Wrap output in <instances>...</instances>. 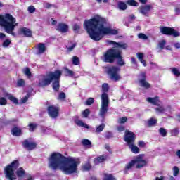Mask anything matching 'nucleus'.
Listing matches in <instances>:
<instances>
[{
	"instance_id": "f257e3e1",
	"label": "nucleus",
	"mask_w": 180,
	"mask_h": 180,
	"mask_svg": "<svg viewBox=\"0 0 180 180\" xmlns=\"http://www.w3.org/2000/svg\"><path fill=\"white\" fill-rule=\"evenodd\" d=\"M81 164L79 158L65 157L58 152H54L48 158V165L53 171H61L65 175H71L78 172V165Z\"/></svg>"
},
{
	"instance_id": "f03ea898",
	"label": "nucleus",
	"mask_w": 180,
	"mask_h": 180,
	"mask_svg": "<svg viewBox=\"0 0 180 180\" xmlns=\"http://www.w3.org/2000/svg\"><path fill=\"white\" fill-rule=\"evenodd\" d=\"M108 21L106 19L96 15L93 18L86 20L84 27L86 30L90 39L95 41L102 40L108 34H117V30L106 27Z\"/></svg>"
},
{
	"instance_id": "7ed1b4c3",
	"label": "nucleus",
	"mask_w": 180,
	"mask_h": 180,
	"mask_svg": "<svg viewBox=\"0 0 180 180\" xmlns=\"http://www.w3.org/2000/svg\"><path fill=\"white\" fill-rule=\"evenodd\" d=\"M0 26L4 27L6 33L16 36L13 30L16 26H19V23L16 22V18L11 14L0 15Z\"/></svg>"
},
{
	"instance_id": "20e7f679",
	"label": "nucleus",
	"mask_w": 180,
	"mask_h": 180,
	"mask_svg": "<svg viewBox=\"0 0 180 180\" xmlns=\"http://www.w3.org/2000/svg\"><path fill=\"white\" fill-rule=\"evenodd\" d=\"M109 44L114 46L113 49L108 50L104 55L103 61L105 63H113L115 58H116V55L119 49H122V50H126L127 48V44L123 42H115L113 41H108Z\"/></svg>"
},
{
	"instance_id": "39448f33",
	"label": "nucleus",
	"mask_w": 180,
	"mask_h": 180,
	"mask_svg": "<svg viewBox=\"0 0 180 180\" xmlns=\"http://www.w3.org/2000/svg\"><path fill=\"white\" fill-rule=\"evenodd\" d=\"M108 91L109 86L108 84L104 83L102 85V92L103 93L101 95V104L98 112V115L103 118L106 116V113H108V111L109 110V97L108 96V94H105V92H108Z\"/></svg>"
},
{
	"instance_id": "423d86ee",
	"label": "nucleus",
	"mask_w": 180,
	"mask_h": 180,
	"mask_svg": "<svg viewBox=\"0 0 180 180\" xmlns=\"http://www.w3.org/2000/svg\"><path fill=\"white\" fill-rule=\"evenodd\" d=\"M61 77V70H56L55 72H50L44 76L39 77V86L41 88L44 86H48L51 82L56 78H60Z\"/></svg>"
},
{
	"instance_id": "0eeeda50",
	"label": "nucleus",
	"mask_w": 180,
	"mask_h": 180,
	"mask_svg": "<svg viewBox=\"0 0 180 180\" xmlns=\"http://www.w3.org/2000/svg\"><path fill=\"white\" fill-rule=\"evenodd\" d=\"M19 168V161L14 160L4 168V174L6 179L15 180V172Z\"/></svg>"
},
{
	"instance_id": "6e6552de",
	"label": "nucleus",
	"mask_w": 180,
	"mask_h": 180,
	"mask_svg": "<svg viewBox=\"0 0 180 180\" xmlns=\"http://www.w3.org/2000/svg\"><path fill=\"white\" fill-rule=\"evenodd\" d=\"M120 71V68L117 66H112L108 68V74L110 75V79L112 81L117 82L122 79V77L119 74Z\"/></svg>"
},
{
	"instance_id": "1a4fd4ad",
	"label": "nucleus",
	"mask_w": 180,
	"mask_h": 180,
	"mask_svg": "<svg viewBox=\"0 0 180 180\" xmlns=\"http://www.w3.org/2000/svg\"><path fill=\"white\" fill-rule=\"evenodd\" d=\"M138 81L139 86L145 89H149L151 88V84L147 82V73L146 72H141L138 75Z\"/></svg>"
},
{
	"instance_id": "9d476101",
	"label": "nucleus",
	"mask_w": 180,
	"mask_h": 180,
	"mask_svg": "<svg viewBox=\"0 0 180 180\" xmlns=\"http://www.w3.org/2000/svg\"><path fill=\"white\" fill-rule=\"evenodd\" d=\"M124 140L127 142V146L134 144L136 141V134L130 131H125Z\"/></svg>"
},
{
	"instance_id": "9b49d317",
	"label": "nucleus",
	"mask_w": 180,
	"mask_h": 180,
	"mask_svg": "<svg viewBox=\"0 0 180 180\" xmlns=\"http://www.w3.org/2000/svg\"><path fill=\"white\" fill-rule=\"evenodd\" d=\"M134 161L135 162V165H136V168H138V169L143 168V167H146V165H147V164L148 162L147 160L143 159L142 155H139V156L136 157L134 160Z\"/></svg>"
},
{
	"instance_id": "f8f14e48",
	"label": "nucleus",
	"mask_w": 180,
	"mask_h": 180,
	"mask_svg": "<svg viewBox=\"0 0 180 180\" xmlns=\"http://www.w3.org/2000/svg\"><path fill=\"white\" fill-rule=\"evenodd\" d=\"M60 112V108L58 107L51 105L48 107V113L52 119H56L58 117V113Z\"/></svg>"
},
{
	"instance_id": "ddd939ff",
	"label": "nucleus",
	"mask_w": 180,
	"mask_h": 180,
	"mask_svg": "<svg viewBox=\"0 0 180 180\" xmlns=\"http://www.w3.org/2000/svg\"><path fill=\"white\" fill-rule=\"evenodd\" d=\"M115 58H117V64L120 65V67H123V65H126V62L124 59H123V56H122V49L121 48L118 49V51L115 55Z\"/></svg>"
},
{
	"instance_id": "4468645a",
	"label": "nucleus",
	"mask_w": 180,
	"mask_h": 180,
	"mask_svg": "<svg viewBox=\"0 0 180 180\" xmlns=\"http://www.w3.org/2000/svg\"><path fill=\"white\" fill-rule=\"evenodd\" d=\"M152 9H153V5L151 4L141 6L139 8L140 13H141L142 15H145V16H147V15L148 14V12H150V11H151Z\"/></svg>"
},
{
	"instance_id": "2eb2a0df",
	"label": "nucleus",
	"mask_w": 180,
	"mask_h": 180,
	"mask_svg": "<svg viewBox=\"0 0 180 180\" xmlns=\"http://www.w3.org/2000/svg\"><path fill=\"white\" fill-rule=\"evenodd\" d=\"M22 146L25 148H27V150H34L37 145L36 143L32 142L29 139H25L22 143Z\"/></svg>"
},
{
	"instance_id": "dca6fc26",
	"label": "nucleus",
	"mask_w": 180,
	"mask_h": 180,
	"mask_svg": "<svg viewBox=\"0 0 180 180\" xmlns=\"http://www.w3.org/2000/svg\"><path fill=\"white\" fill-rule=\"evenodd\" d=\"M35 49L37 50V54H44V53H46V50H47V47L44 43H39L35 46Z\"/></svg>"
},
{
	"instance_id": "f3484780",
	"label": "nucleus",
	"mask_w": 180,
	"mask_h": 180,
	"mask_svg": "<svg viewBox=\"0 0 180 180\" xmlns=\"http://www.w3.org/2000/svg\"><path fill=\"white\" fill-rule=\"evenodd\" d=\"M56 30H58V32H60L61 33H67V32H68V25H67L65 23L60 22L56 26Z\"/></svg>"
},
{
	"instance_id": "a211bd4d",
	"label": "nucleus",
	"mask_w": 180,
	"mask_h": 180,
	"mask_svg": "<svg viewBox=\"0 0 180 180\" xmlns=\"http://www.w3.org/2000/svg\"><path fill=\"white\" fill-rule=\"evenodd\" d=\"M146 102L148 103H151V105H155V106H158L160 105V97H148L146 98Z\"/></svg>"
},
{
	"instance_id": "6ab92c4d",
	"label": "nucleus",
	"mask_w": 180,
	"mask_h": 180,
	"mask_svg": "<svg viewBox=\"0 0 180 180\" xmlns=\"http://www.w3.org/2000/svg\"><path fill=\"white\" fill-rule=\"evenodd\" d=\"M20 32L21 34L25 36V37H32V30H30L29 28L22 27L20 29Z\"/></svg>"
},
{
	"instance_id": "aec40b11",
	"label": "nucleus",
	"mask_w": 180,
	"mask_h": 180,
	"mask_svg": "<svg viewBox=\"0 0 180 180\" xmlns=\"http://www.w3.org/2000/svg\"><path fill=\"white\" fill-rule=\"evenodd\" d=\"M108 158L107 155H101L98 157H97L96 159H94V163L96 165L100 164V162H103L106 161V159Z\"/></svg>"
},
{
	"instance_id": "412c9836",
	"label": "nucleus",
	"mask_w": 180,
	"mask_h": 180,
	"mask_svg": "<svg viewBox=\"0 0 180 180\" xmlns=\"http://www.w3.org/2000/svg\"><path fill=\"white\" fill-rule=\"evenodd\" d=\"M52 88L53 91H58L60 89V77L53 79Z\"/></svg>"
},
{
	"instance_id": "4be33fe9",
	"label": "nucleus",
	"mask_w": 180,
	"mask_h": 180,
	"mask_svg": "<svg viewBox=\"0 0 180 180\" xmlns=\"http://www.w3.org/2000/svg\"><path fill=\"white\" fill-rule=\"evenodd\" d=\"M5 96H6V98H8V99H9V101L13 102V103H14L15 105H18L19 104V101H18V98H16L12 94H9L6 93L5 94Z\"/></svg>"
},
{
	"instance_id": "5701e85b",
	"label": "nucleus",
	"mask_w": 180,
	"mask_h": 180,
	"mask_svg": "<svg viewBox=\"0 0 180 180\" xmlns=\"http://www.w3.org/2000/svg\"><path fill=\"white\" fill-rule=\"evenodd\" d=\"M11 134H13V136H19L22 134V129L19 127H13L11 130Z\"/></svg>"
},
{
	"instance_id": "b1692460",
	"label": "nucleus",
	"mask_w": 180,
	"mask_h": 180,
	"mask_svg": "<svg viewBox=\"0 0 180 180\" xmlns=\"http://www.w3.org/2000/svg\"><path fill=\"white\" fill-rule=\"evenodd\" d=\"M128 147L130 148L131 151L134 154H139L140 153V148L136 146L134 143H131V145H128Z\"/></svg>"
},
{
	"instance_id": "393cba45",
	"label": "nucleus",
	"mask_w": 180,
	"mask_h": 180,
	"mask_svg": "<svg viewBox=\"0 0 180 180\" xmlns=\"http://www.w3.org/2000/svg\"><path fill=\"white\" fill-rule=\"evenodd\" d=\"M134 165H136L134 160H131L130 162L127 164L125 166V169H124L125 174L127 173V171H129V169H131V168H133V167H134Z\"/></svg>"
},
{
	"instance_id": "a878e982",
	"label": "nucleus",
	"mask_w": 180,
	"mask_h": 180,
	"mask_svg": "<svg viewBox=\"0 0 180 180\" xmlns=\"http://www.w3.org/2000/svg\"><path fill=\"white\" fill-rule=\"evenodd\" d=\"M155 110L157 115H161V113L165 112L166 109L164 107V105H160L159 107L155 108Z\"/></svg>"
},
{
	"instance_id": "bb28decb",
	"label": "nucleus",
	"mask_w": 180,
	"mask_h": 180,
	"mask_svg": "<svg viewBox=\"0 0 180 180\" xmlns=\"http://www.w3.org/2000/svg\"><path fill=\"white\" fill-rule=\"evenodd\" d=\"M172 28L166 27H161L160 32L162 34H170Z\"/></svg>"
},
{
	"instance_id": "cd10ccee",
	"label": "nucleus",
	"mask_w": 180,
	"mask_h": 180,
	"mask_svg": "<svg viewBox=\"0 0 180 180\" xmlns=\"http://www.w3.org/2000/svg\"><path fill=\"white\" fill-rule=\"evenodd\" d=\"M75 123L76 124H77V126H79L80 127H84V129H89V126H88V124H86V123H84V122H82V120H75Z\"/></svg>"
},
{
	"instance_id": "c85d7f7f",
	"label": "nucleus",
	"mask_w": 180,
	"mask_h": 180,
	"mask_svg": "<svg viewBox=\"0 0 180 180\" xmlns=\"http://www.w3.org/2000/svg\"><path fill=\"white\" fill-rule=\"evenodd\" d=\"M26 172H25V169L23 168L20 167L16 171V174L19 178H22L25 176Z\"/></svg>"
},
{
	"instance_id": "c756f323",
	"label": "nucleus",
	"mask_w": 180,
	"mask_h": 180,
	"mask_svg": "<svg viewBox=\"0 0 180 180\" xmlns=\"http://www.w3.org/2000/svg\"><path fill=\"white\" fill-rule=\"evenodd\" d=\"M170 71L174 75L175 77H180V71L177 68H170Z\"/></svg>"
},
{
	"instance_id": "7c9ffc66",
	"label": "nucleus",
	"mask_w": 180,
	"mask_h": 180,
	"mask_svg": "<svg viewBox=\"0 0 180 180\" xmlns=\"http://www.w3.org/2000/svg\"><path fill=\"white\" fill-rule=\"evenodd\" d=\"M103 180H116V179L112 174L105 173Z\"/></svg>"
},
{
	"instance_id": "2f4dec72",
	"label": "nucleus",
	"mask_w": 180,
	"mask_h": 180,
	"mask_svg": "<svg viewBox=\"0 0 180 180\" xmlns=\"http://www.w3.org/2000/svg\"><path fill=\"white\" fill-rule=\"evenodd\" d=\"M118 8L120 9V11H126L127 8V6L126 5V3L123 1H120L118 3Z\"/></svg>"
},
{
	"instance_id": "473e14b6",
	"label": "nucleus",
	"mask_w": 180,
	"mask_h": 180,
	"mask_svg": "<svg viewBox=\"0 0 180 180\" xmlns=\"http://www.w3.org/2000/svg\"><path fill=\"white\" fill-rule=\"evenodd\" d=\"M22 72L23 74H25V75L28 77V78H30V77L32 76V72H30V69L29 68H24L22 70Z\"/></svg>"
},
{
	"instance_id": "72a5a7b5",
	"label": "nucleus",
	"mask_w": 180,
	"mask_h": 180,
	"mask_svg": "<svg viewBox=\"0 0 180 180\" xmlns=\"http://www.w3.org/2000/svg\"><path fill=\"white\" fill-rule=\"evenodd\" d=\"M166 41L165 40H162L158 43V49H159V51H161V50H162L164 49V47H165V44H166Z\"/></svg>"
},
{
	"instance_id": "f704fd0d",
	"label": "nucleus",
	"mask_w": 180,
	"mask_h": 180,
	"mask_svg": "<svg viewBox=\"0 0 180 180\" xmlns=\"http://www.w3.org/2000/svg\"><path fill=\"white\" fill-rule=\"evenodd\" d=\"M103 129H105V124H101V125L96 127V133L103 131Z\"/></svg>"
},
{
	"instance_id": "c9c22d12",
	"label": "nucleus",
	"mask_w": 180,
	"mask_h": 180,
	"mask_svg": "<svg viewBox=\"0 0 180 180\" xmlns=\"http://www.w3.org/2000/svg\"><path fill=\"white\" fill-rule=\"evenodd\" d=\"M157 124V119L155 118H150L148 122V126L151 127V126H155V124Z\"/></svg>"
},
{
	"instance_id": "e433bc0d",
	"label": "nucleus",
	"mask_w": 180,
	"mask_h": 180,
	"mask_svg": "<svg viewBox=\"0 0 180 180\" xmlns=\"http://www.w3.org/2000/svg\"><path fill=\"white\" fill-rule=\"evenodd\" d=\"M169 35L174 36V37H179L180 34H179V32L172 28Z\"/></svg>"
},
{
	"instance_id": "4c0bfd02",
	"label": "nucleus",
	"mask_w": 180,
	"mask_h": 180,
	"mask_svg": "<svg viewBox=\"0 0 180 180\" xmlns=\"http://www.w3.org/2000/svg\"><path fill=\"white\" fill-rule=\"evenodd\" d=\"M65 70V75L69 76V77H72V75H74V72L67 68H64Z\"/></svg>"
},
{
	"instance_id": "58836bf2",
	"label": "nucleus",
	"mask_w": 180,
	"mask_h": 180,
	"mask_svg": "<svg viewBox=\"0 0 180 180\" xmlns=\"http://www.w3.org/2000/svg\"><path fill=\"white\" fill-rule=\"evenodd\" d=\"M72 64H74V65H79V58L77 56H73L72 59Z\"/></svg>"
},
{
	"instance_id": "ea45409f",
	"label": "nucleus",
	"mask_w": 180,
	"mask_h": 180,
	"mask_svg": "<svg viewBox=\"0 0 180 180\" xmlns=\"http://www.w3.org/2000/svg\"><path fill=\"white\" fill-rule=\"evenodd\" d=\"M172 171L174 176H178L179 174V168H178L176 166H174L172 169Z\"/></svg>"
},
{
	"instance_id": "a19ab883",
	"label": "nucleus",
	"mask_w": 180,
	"mask_h": 180,
	"mask_svg": "<svg viewBox=\"0 0 180 180\" xmlns=\"http://www.w3.org/2000/svg\"><path fill=\"white\" fill-rule=\"evenodd\" d=\"M8 100L5 98V97H0V105L1 106H5V105H7Z\"/></svg>"
},
{
	"instance_id": "79ce46f5",
	"label": "nucleus",
	"mask_w": 180,
	"mask_h": 180,
	"mask_svg": "<svg viewBox=\"0 0 180 180\" xmlns=\"http://www.w3.org/2000/svg\"><path fill=\"white\" fill-rule=\"evenodd\" d=\"M159 133L162 137H165L167 136V129L165 128H160Z\"/></svg>"
},
{
	"instance_id": "37998d69",
	"label": "nucleus",
	"mask_w": 180,
	"mask_h": 180,
	"mask_svg": "<svg viewBox=\"0 0 180 180\" xmlns=\"http://www.w3.org/2000/svg\"><path fill=\"white\" fill-rule=\"evenodd\" d=\"M138 37L139 39H141V40H148V37L143 33H139L138 34Z\"/></svg>"
},
{
	"instance_id": "c03bdc74",
	"label": "nucleus",
	"mask_w": 180,
	"mask_h": 180,
	"mask_svg": "<svg viewBox=\"0 0 180 180\" xmlns=\"http://www.w3.org/2000/svg\"><path fill=\"white\" fill-rule=\"evenodd\" d=\"M91 169V165L86 163L82 166V171H89Z\"/></svg>"
},
{
	"instance_id": "a18cd8bd",
	"label": "nucleus",
	"mask_w": 180,
	"mask_h": 180,
	"mask_svg": "<svg viewBox=\"0 0 180 180\" xmlns=\"http://www.w3.org/2000/svg\"><path fill=\"white\" fill-rule=\"evenodd\" d=\"M95 102V99L94 98H89L85 103V105H92Z\"/></svg>"
},
{
	"instance_id": "49530a36",
	"label": "nucleus",
	"mask_w": 180,
	"mask_h": 180,
	"mask_svg": "<svg viewBox=\"0 0 180 180\" xmlns=\"http://www.w3.org/2000/svg\"><path fill=\"white\" fill-rule=\"evenodd\" d=\"M127 5H130V6H139V4L136 1H128Z\"/></svg>"
},
{
	"instance_id": "de8ad7c7",
	"label": "nucleus",
	"mask_w": 180,
	"mask_h": 180,
	"mask_svg": "<svg viewBox=\"0 0 180 180\" xmlns=\"http://www.w3.org/2000/svg\"><path fill=\"white\" fill-rule=\"evenodd\" d=\"M29 127L30 131H34V129H36V127H37V125L36 124L31 123L29 124Z\"/></svg>"
},
{
	"instance_id": "09e8293b",
	"label": "nucleus",
	"mask_w": 180,
	"mask_h": 180,
	"mask_svg": "<svg viewBox=\"0 0 180 180\" xmlns=\"http://www.w3.org/2000/svg\"><path fill=\"white\" fill-rule=\"evenodd\" d=\"M126 122H127V117H123L121 118L118 119V123H120V124H122L123 123H126Z\"/></svg>"
},
{
	"instance_id": "8fccbe9b",
	"label": "nucleus",
	"mask_w": 180,
	"mask_h": 180,
	"mask_svg": "<svg viewBox=\"0 0 180 180\" xmlns=\"http://www.w3.org/2000/svg\"><path fill=\"white\" fill-rule=\"evenodd\" d=\"M30 96V94H27L24 98L21 99V103H26Z\"/></svg>"
},
{
	"instance_id": "3c124183",
	"label": "nucleus",
	"mask_w": 180,
	"mask_h": 180,
	"mask_svg": "<svg viewBox=\"0 0 180 180\" xmlns=\"http://www.w3.org/2000/svg\"><path fill=\"white\" fill-rule=\"evenodd\" d=\"M136 57L139 60V61H141V60H144V53H137Z\"/></svg>"
},
{
	"instance_id": "603ef678",
	"label": "nucleus",
	"mask_w": 180,
	"mask_h": 180,
	"mask_svg": "<svg viewBox=\"0 0 180 180\" xmlns=\"http://www.w3.org/2000/svg\"><path fill=\"white\" fill-rule=\"evenodd\" d=\"M82 144H83V146H91V141L88 139H83L82 141Z\"/></svg>"
},
{
	"instance_id": "864d4df0",
	"label": "nucleus",
	"mask_w": 180,
	"mask_h": 180,
	"mask_svg": "<svg viewBox=\"0 0 180 180\" xmlns=\"http://www.w3.org/2000/svg\"><path fill=\"white\" fill-rule=\"evenodd\" d=\"M58 99H59L60 101L65 99V93L61 92L60 94H59Z\"/></svg>"
},
{
	"instance_id": "5fc2aeb1",
	"label": "nucleus",
	"mask_w": 180,
	"mask_h": 180,
	"mask_svg": "<svg viewBox=\"0 0 180 180\" xmlns=\"http://www.w3.org/2000/svg\"><path fill=\"white\" fill-rule=\"evenodd\" d=\"M35 11H36V8H34V6H30L28 7V12H30V13H34Z\"/></svg>"
},
{
	"instance_id": "6e6d98bb",
	"label": "nucleus",
	"mask_w": 180,
	"mask_h": 180,
	"mask_svg": "<svg viewBox=\"0 0 180 180\" xmlns=\"http://www.w3.org/2000/svg\"><path fill=\"white\" fill-rule=\"evenodd\" d=\"M18 86H25V80L20 79L17 82Z\"/></svg>"
},
{
	"instance_id": "4d7b16f0",
	"label": "nucleus",
	"mask_w": 180,
	"mask_h": 180,
	"mask_svg": "<svg viewBox=\"0 0 180 180\" xmlns=\"http://www.w3.org/2000/svg\"><path fill=\"white\" fill-rule=\"evenodd\" d=\"M9 44H11V40H9V39H6V40L3 42V47H8V46H9Z\"/></svg>"
},
{
	"instance_id": "13d9d810",
	"label": "nucleus",
	"mask_w": 180,
	"mask_h": 180,
	"mask_svg": "<svg viewBox=\"0 0 180 180\" xmlns=\"http://www.w3.org/2000/svg\"><path fill=\"white\" fill-rule=\"evenodd\" d=\"M82 115L84 116V117H88V116H89V110L86 109L84 111H83Z\"/></svg>"
},
{
	"instance_id": "bf43d9fd",
	"label": "nucleus",
	"mask_w": 180,
	"mask_h": 180,
	"mask_svg": "<svg viewBox=\"0 0 180 180\" xmlns=\"http://www.w3.org/2000/svg\"><path fill=\"white\" fill-rule=\"evenodd\" d=\"M44 6L46 8V9H50L51 8H54V5L49 4V3H45L44 4Z\"/></svg>"
},
{
	"instance_id": "052dcab7",
	"label": "nucleus",
	"mask_w": 180,
	"mask_h": 180,
	"mask_svg": "<svg viewBox=\"0 0 180 180\" xmlns=\"http://www.w3.org/2000/svg\"><path fill=\"white\" fill-rule=\"evenodd\" d=\"M105 139H112L113 137V134L111 132H106L105 134Z\"/></svg>"
},
{
	"instance_id": "680f3d73",
	"label": "nucleus",
	"mask_w": 180,
	"mask_h": 180,
	"mask_svg": "<svg viewBox=\"0 0 180 180\" xmlns=\"http://www.w3.org/2000/svg\"><path fill=\"white\" fill-rule=\"evenodd\" d=\"M79 29H81V26H79V25H77V24H75V25L73 26V30H74V32H78V30H79Z\"/></svg>"
},
{
	"instance_id": "e2e57ef3",
	"label": "nucleus",
	"mask_w": 180,
	"mask_h": 180,
	"mask_svg": "<svg viewBox=\"0 0 180 180\" xmlns=\"http://www.w3.org/2000/svg\"><path fill=\"white\" fill-rule=\"evenodd\" d=\"M139 147H146V143L143 141H139L138 143Z\"/></svg>"
},
{
	"instance_id": "0e129e2a",
	"label": "nucleus",
	"mask_w": 180,
	"mask_h": 180,
	"mask_svg": "<svg viewBox=\"0 0 180 180\" xmlns=\"http://www.w3.org/2000/svg\"><path fill=\"white\" fill-rule=\"evenodd\" d=\"M6 39V35L3 32H0V40H4Z\"/></svg>"
},
{
	"instance_id": "69168bd1",
	"label": "nucleus",
	"mask_w": 180,
	"mask_h": 180,
	"mask_svg": "<svg viewBox=\"0 0 180 180\" xmlns=\"http://www.w3.org/2000/svg\"><path fill=\"white\" fill-rule=\"evenodd\" d=\"M75 48V44H72L71 46H68V51H72Z\"/></svg>"
},
{
	"instance_id": "338daca9",
	"label": "nucleus",
	"mask_w": 180,
	"mask_h": 180,
	"mask_svg": "<svg viewBox=\"0 0 180 180\" xmlns=\"http://www.w3.org/2000/svg\"><path fill=\"white\" fill-rule=\"evenodd\" d=\"M117 130L118 131L121 132V131H124V127L123 126H120L117 127Z\"/></svg>"
},
{
	"instance_id": "774afa93",
	"label": "nucleus",
	"mask_w": 180,
	"mask_h": 180,
	"mask_svg": "<svg viewBox=\"0 0 180 180\" xmlns=\"http://www.w3.org/2000/svg\"><path fill=\"white\" fill-rule=\"evenodd\" d=\"M174 11H175L176 15H180V8H176Z\"/></svg>"
}]
</instances>
